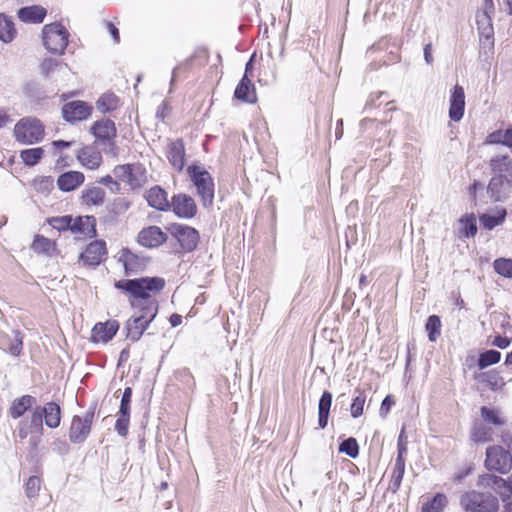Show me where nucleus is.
<instances>
[{"label": "nucleus", "mask_w": 512, "mask_h": 512, "mask_svg": "<svg viewBox=\"0 0 512 512\" xmlns=\"http://www.w3.org/2000/svg\"><path fill=\"white\" fill-rule=\"evenodd\" d=\"M115 287L129 293L135 299L151 300L153 294L159 293L165 287L161 277H143L118 281Z\"/></svg>", "instance_id": "f257e3e1"}, {"label": "nucleus", "mask_w": 512, "mask_h": 512, "mask_svg": "<svg viewBox=\"0 0 512 512\" xmlns=\"http://www.w3.org/2000/svg\"><path fill=\"white\" fill-rule=\"evenodd\" d=\"M511 162H491L492 170L498 174L492 177L488 185V193L494 201H502L512 187Z\"/></svg>", "instance_id": "f03ea898"}, {"label": "nucleus", "mask_w": 512, "mask_h": 512, "mask_svg": "<svg viewBox=\"0 0 512 512\" xmlns=\"http://www.w3.org/2000/svg\"><path fill=\"white\" fill-rule=\"evenodd\" d=\"M187 171L203 206H211L214 200V181L210 173L198 165L189 166Z\"/></svg>", "instance_id": "7ed1b4c3"}, {"label": "nucleus", "mask_w": 512, "mask_h": 512, "mask_svg": "<svg viewBox=\"0 0 512 512\" xmlns=\"http://www.w3.org/2000/svg\"><path fill=\"white\" fill-rule=\"evenodd\" d=\"M460 504L465 512H496L498 509V499L495 496L475 490L463 493Z\"/></svg>", "instance_id": "20e7f679"}, {"label": "nucleus", "mask_w": 512, "mask_h": 512, "mask_svg": "<svg viewBox=\"0 0 512 512\" xmlns=\"http://www.w3.org/2000/svg\"><path fill=\"white\" fill-rule=\"evenodd\" d=\"M14 136L23 144L37 143L44 137V126L37 118H22L14 127Z\"/></svg>", "instance_id": "39448f33"}, {"label": "nucleus", "mask_w": 512, "mask_h": 512, "mask_svg": "<svg viewBox=\"0 0 512 512\" xmlns=\"http://www.w3.org/2000/svg\"><path fill=\"white\" fill-rule=\"evenodd\" d=\"M43 44L54 54H62L68 44V32L60 23H51L43 27Z\"/></svg>", "instance_id": "423d86ee"}, {"label": "nucleus", "mask_w": 512, "mask_h": 512, "mask_svg": "<svg viewBox=\"0 0 512 512\" xmlns=\"http://www.w3.org/2000/svg\"><path fill=\"white\" fill-rule=\"evenodd\" d=\"M115 177L131 188H139L147 182V170L140 162L126 163L114 168Z\"/></svg>", "instance_id": "0eeeda50"}, {"label": "nucleus", "mask_w": 512, "mask_h": 512, "mask_svg": "<svg viewBox=\"0 0 512 512\" xmlns=\"http://www.w3.org/2000/svg\"><path fill=\"white\" fill-rule=\"evenodd\" d=\"M485 467L489 471L506 474L512 467V456L499 445L490 446L486 449Z\"/></svg>", "instance_id": "6e6552de"}, {"label": "nucleus", "mask_w": 512, "mask_h": 512, "mask_svg": "<svg viewBox=\"0 0 512 512\" xmlns=\"http://www.w3.org/2000/svg\"><path fill=\"white\" fill-rule=\"evenodd\" d=\"M94 415V408H91L84 416L75 415L72 418L68 434L72 443L81 444L87 439L91 432Z\"/></svg>", "instance_id": "1a4fd4ad"}, {"label": "nucleus", "mask_w": 512, "mask_h": 512, "mask_svg": "<svg viewBox=\"0 0 512 512\" xmlns=\"http://www.w3.org/2000/svg\"><path fill=\"white\" fill-rule=\"evenodd\" d=\"M168 231L177 239L184 252H192L197 248L199 243V232L188 225L173 223L169 226Z\"/></svg>", "instance_id": "9d476101"}, {"label": "nucleus", "mask_w": 512, "mask_h": 512, "mask_svg": "<svg viewBox=\"0 0 512 512\" xmlns=\"http://www.w3.org/2000/svg\"><path fill=\"white\" fill-rule=\"evenodd\" d=\"M73 219L71 216H60L52 217L48 219V223L56 230L62 231L71 229L72 231L80 232L81 234H88L91 230H94V218L85 217V219L79 217L72 223Z\"/></svg>", "instance_id": "9b49d317"}, {"label": "nucleus", "mask_w": 512, "mask_h": 512, "mask_svg": "<svg viewBox=\"0 0 512 512\" xmlns=\"http://www.w3.org/2000/svg\"><path fill=\"white\" fill-rule=\"evenodd\" d=\"M92 110V106L87 102L75 100L63 105L62 116L65 121L74 123L88 119L92 114Z\"/></svg>", "instance_id": "f8f14e48"}, {"label": "nucleus", "mask_w": 512, "mask_h": 512, "mask_svg": "<svg viewBox=\"0 0 512 512\" xmlns=\"http://www.w3.org/2000/svg\"><path fill=\"white\" fill-rule=\"evenodd\" d=\"M478 485L494 489L499 493L503 502L510 499V496L512 495V475L508 480H505L496 475L483 474L479 476Z\"/></svg>", "instance_id": "ddd939ff"}, {"label": "nucleus", "mask_w": 512, "mask_h": 512, "mask_svg": "<svg viewBox=\"0 0 512 512\" xmlns=\"http://www.w3.org/2000/svg\"><path fill=\"white\" fill-rule=\"evenodd\" d=\"M465 111V92L462 86L455 85L451 90L449 97V118L454 122H459Z\"/></svg>", "instance_id": "4468645a"}, {"label": "nucleus", "mask_w": 512, "mask_h": 512, "mask_svg": "<svg viewBox=\"0 0 512 512\" xmlns=\"http://www.w3.org/2000/svg\"><path fill=\"white\" fill-rule=\"evenodd\" d=\"M170 206H172L174 213L180 218H193L197 212L194 199L186 194L173 196Z\"/></svg>", "instance_id": "2eb2a0df"}, {"label": "nucleus", "mask_w": 512, "mask_h": 512, "mask_svg": "<svg viewBox=\"0 0 512 512\" xmlns=\"http://www.w3.org/2000/svg\"><path fill=\"white\" fill-rule=\"evenodd\" d=\"M167 241V235L158 226H149L138 234L140 245L148 248H156Z\"/></svg>", "instance_id": "dca6fc26"}, {"label": "nucleus", "mask_w": 512, "mask_h": 512, "mask_svg": "<svg viewBox=\"0 0 512 512\" xmlns=\"http://www.w3.org/2000/svg\"><path fill=\"white\" fill-rule=\"evenodd\" d=\"M90 130L96 137L98 144L108 142L111 145V141L116 136L115 123L110 119H101L94 122Z\"/></svg>", "instance_id": "f3484780"}, {"label": "nucleus", "mask_w": 512, "mask_h": 512, "mask_svg": "<svg viewBox=\"0 0 512 512\" xmlns=\"http://www.w3.org/2000/svg\"><path fill=\"white\" fill-rule=\"evenodd\" d=\"M106 254V244L104 241L95 240L91 242L80 255V259L85 265L97 266Z\"/></svg>", "instance_id": "a211bd4d"}, {"label": "nucleus", "mask_w": 512, "mask_h": 512, "mask_svg": "<svg viewBox=\"0 0 512 512\" xmlns=\"http://www.w3.org/2000/svg\"><path fill=\"white\" fill-rule=\"evenodd\" d=\"M119 325L116 321H107L97 323L92 329L91 339L93 342L106 343L111 340L118 331Z\"/></svg>", "instance_id": "6ab92c4d"}, {"label": "nucleus", "mask_w": 512, "mask_h": 512, "mask_svg": "<svg viewBox=\"0 0 512 512\" xmlns=\"http://www.w3.org/2000/svg\"><path fill=\"white\" fill-rule=\"evenodd\" d=\"M146 200L149 206L157 210L166 211L170 208L167 192L159 186L152 187L147 191Z\"/></svg>", "instance_id": "aec40b11"}, {"label": "nucleus", "mask_w": 512, "mask_h": 512, "mask_svg": "<svg viewBox=\"0 0 512 512\" xmlns=\"http://www.w3.org/2000/svg\"><path fill=\"white\" fill-rule=\"evenodd\" d=\"M234 97L247 103H254L257 100L256 90L251 80L244 75L234 91Z\"/></svg>", "instance_id": "412c9836"}, {"label": "nucleus", "mask_w": 512, "mask_h": 512, "mask_svg": "<svg viewBox=\"0 0 512 512\" xmlns=\"http://www.w3.org/2000/svg\"><path fill=\"white\" fill-rule=\"evenodd\" d=\"M47 11L40 5L22 7L18 10V17L25 23H42Z\"/></svg>", "instance_id": "4be33fe9"}, {"label": "nucleus", "mask_w": 512, "mask_h": 512, "mask_svg": "<svg viewBox=\"0 0 512 512\" xmlns=\"http://www.w3.org/2000/svg\"><path fill=\"white\" fill-rule=\"evenodd\" d=\"M84 182V175L78 171H69L58 177L57 185L60 190L69 192L75 190Z\"/></svg>", "instance_id": "5701e85b"}, {"label": "nucleus", "mask_w": 512, "mask_h": 512, "mask_svg": "<svg viewBox=\"0 0 512 512\" xmlns=\"http://www.w3.org/2000/svg\"><path fill=\"white\" fill-rule=\"evenodd\" d=\"M36 404V398L31 395H23L13 400L10 408L9 415L13 419H18L25 414L27 410Z\"/></svg>", "instance_id": "b1692460"}, {"label": "nucleus", "mask_w": 512, "mask_h": 512, "mask_svg": "<svg viewBox=\"0 0 512 512\" xmlns=\"http://www.w3.org/2000/svg\"><path fill=\"white\" fill-rule=\"evenodd\" d=\"M147 320L140 316H132L126 323L127 338L133 342L138 341L147 329Z\"/></svg>", "instance_id": "393cba45"}, {"label": "nucleus", "mask_w": 512, "mask_h": 512, "mask_svg": "<svg viewBox=\"0 0 512 512\" xmlns=\"http://www.w3.org/2000/svg\"><path fill=\"white\" fill-rule=\"evenodd\" d=\"M119 261L123 263L126 274L135 273L144 266L143 258L132 253L127 248L121 250Z\"/></svg>", "instance_id": "a878e982"}, {"label": "nucleus", "mask_w": 512, "mask_h": 512, "mask_svg": "<svg viewBox=\"0 0 512 512\" xmlns=\"http://www.w3.org/2000/svg\"><path fill=\"white\" fill-rule=\"evenodd\" d=\"M43 419L47 427L55 429L61 423V408L55 402H48L42 407Z\"/></svg>", "instance_id": "bb28decb"}, {"label": "nucleus", "mask_w": 512, "mask_h": 512, "mask_svg": "<svg viewBox=\"0 0 512 512\" xmlns=\"http://www.w3.org/2000/svg\"><path fill=\"white\" fill-rule=\"evenodd\" d=\"M457 225L458 235L461 238L474 237L477 233V220L473 213L462 216Z\"/></svg>", "instance_id": "cd10ccee"}, {"label": "nucleus", "mask_w": 512, "mask_h": 512, "mask_svg": "<svg viewBox=\"0 0 512 512\" xmlns=\"http://www.w3.org/2000/svg\"><path fill=\"white\" fill-rule=\"evenodd\" d=\"M331 405L332 394L329 391H324L318 403V425L321 429H324L328 424Z\"/></svg>", "instance_id": "c85d7f7f"}, {"label": "nucleus", "mask_w": 512, "mask_h": 512, "mask_svg": "<svg viewBox=\"0 0 512 512\" xmlns=\"http://www.w3.org/2000/svg\"><path fill=\"white\" fill-rule=\"evenodd\" d=\"M475 378L480 383L487 385L493 391L501 390L506 384L503 377L496 370L482 372Z\"/></svg>", "instance_id": "c756f323"}, {"label": "nucleus", "mask_w": 512, "mask_h": 512, "mask_svg": "<svg viewBox=\"0 0 512 512\" xmlns=\"http://www.w3.org/2000/svg\"><path fill=\"white\" fill-rule=\"evenodd\" d=\"M507 212L504 208L498 209L495 214L483 213L479 216L480 224L487 230H492L501 225L506 218Z\"/></svg>", "instance_id": "7c9ffc66"}, {"label": "nucleus", "mask_w": 512, "mask_h": 512, "mask_svg": "<svg viewBox=\"0 0 512 512\" xmlns=\"http://www.w3.org/2000/svg\"><path fill=\"white\" fill-rule=\"evenodd\" d=\"M105 191L101 187H90L83 191L82 199L87 205L99 206L104 202Z\"/></svg>", "instance_id": "2f4dec72"}, {"label": "nucleus", "mask_w": 512, "mask_h": 512, "mask_svg": "<svg viewBox=\"0 0 512 512\" xmlns=\"http://www.w3.org/2000/svg\"><path fill=\"white\" fill-rule=\"evenodd\" d=\"M16 34L14 23L5 14L0 13V40L11 42Z\"/></svg>", "instance_id": "473e14b6"}, {"label": "nucleus", "mask_w": 512, "mask_h": 512, "mask_svg": "<svg viewBox=\"0 0 512 512\" xmlns=\"http://www.w3.org/2000/svg\"><path fill=\"white\" fill-rule=\"evenodd\" d=\"M96 106L101 113L114 111L119 106V98L114 93H105L98 99Z\"/></svg>", "instance_id": "72a5a7b5"}, {"label": "nucleus", "mask_w": 512, "mask_h": 512, "mask_svg": "<svg viewBox=\"0 0 512 512\" xmlns=\"http://www.w3.org/2000/svg\"><path fill=\"white\" fill-rule=\"evenodd\" d=\"M471 439L478 443L492 441V429L481 422H475L471 430Z\"/></svg>", "instance_id": "f704fd0d"}, {"label": "nucleus", "mask_w": 512, "mask_h": 512, "mask_svg": "<svg viewBox=\"0 0 512 512\" xmlns=\"http://www.w3.org/2000/svg\"><path fill=\"white\" fill-rule=\"evenodd\" d=\"M447 505V497L442 493H437L430 501L422 506V512H442Z\"/></svg>", "instance_id": "c9c22d12"}, {"label": "nucleus", "mask_w": 512, "mask_h": 512, "mask_svg": "<svg viewBox=\"0 0 512 512\" xmlns=\"http://www.w3.org/2000/svg\"><path fill=\"white\" fill-rule=\"evenodd\" d=\"M501 359V353L497 350H487L479 355L477 366L480 370L496 364Z\"/></svg>", "instance_id": "e433bc0d"}, {"label": "nucleus", "mask_w": 512, "mask_h": 512, "mask_svg": "<svg viewBox=\"0 0 512 512\" xmlns=\"http://www.w3.org/2000/svg\"><path fill=\"white\" fill-rule=\"evenodd\" d=\"M480 413L481 417L488 423L495 426H503L505 424V420L498 409L483 406L481 407Z\"/></svg>", "instance_id": "4c0bfd02"}, {"label": "nucleus", "mask_w": 512, "mask_h": 512, "mask_svg": "<svg viewBox=\"0 0 512 512\" xmlns=\"http://www.w3.org/2000/svg\"><path fill=\"white\" fill-rule=\"evenodd\" d=\"M185 151L182 140L171 141L167 146L166 157L168 160H184Z\"/></svg>", "instance_id": "58836bf2"}, {"label": "nucleus", "mask_w": 512, "mask_h": 512, "mask_svg": "<svg viewBox=\"0 0 512 512\" xmlns=\"http://www.w3.org/2000/svg\"><path fill=\"white\" fill-rule=\"evenodd\" d=\"M426 331L428 333V338L431 342H435L440 335L441 332V321L437 315H431L428 317L426 325Z\"/></svg>", "instance_id": "ea45409f"}, {"label": "nucleus", "mask_w": 512, "mask_h": 512, "mask_svg": "<svg viewBox=\"0 0 512 512\" xmlns=\"http://www.w3.org/2000/svg\"><path fill=\"white\" fill-rule=\"evenodd\" d=\"M28 426L36 433L42 435L43 433V412L41 406H36L31 411L30 420L27 421Z\"/></svg>", "instance_id": "a19ab883"}, {"label": "nucleus", "mask_w": 512, "mask_h": 512, "mask_svg": "<svg viewBox=\"0 0 512 512\" xmlns=\"http://www.w3.org/2000/svg\"><path fill=\"white\" fill-rule=\"evenodd\" d=\"M32 249L36 253L50 254L54 250V243L42 235H37L32 243Z\"/></svg>", "instance_id": "79ce46f5"}, {"label": "nucleus", "mask_w": 512, "mask_h": 512, "mask_svg": "<svg viewBox=\"0 0 512 512\" xmlns=\"http://www.w3.org/2000/svg\"><path fill=\"white\" fill-rule=\"evenodd\" d=\"M494 270L501 276L512 278V259L499 258L493 263Z\"/></svg>", "instance_id": "37998d69"}, {"label": "nucleus", "mask_w": 512, "mask_h": 512, "mask_svg": "<svg viewBox=\"0 0 512 512\" xmlns=\"http://www.w3.org/2000/svg\"><path fill=\"white\" fill-rule=\"evenodd\" d=\"M158 312V303L155 299H151L147 301V304L140 309V314L138 316L143 317L147 320V323L150 324L154 318L156 317Z\"/></svg>", "instance_id": "c03bdc74"}, {"label": "nucleus", "mask_w": 512, "mask_h": 512, "mask_svg": "<svg viewBox=\"0 0 512 512\" xmlns=\"http://www.w3.org/2000/svg\"><path fill=\"white\" fill-rule=\"evenodd\" d=\"M339 451L345 453L351 458H356L359 454V446L355 438H348L341 442Z\"/></svg>", "instance_id": "a18cd8bd"}, {"label": "nucleus", "mask_w": 512, "mask_h": 512, "mask_svg": "<svg viewBox=\"0 0 512 512\" xmlns=\"http://www.w3.org/2000/svg\"><path fill=\"white\" fill-rule=\"evenodd\" d=\"M365 401L366 395L364 392H359L358 395L353 399L350 406V412L353 418H358L363 414Z\"/></svg>", "instance_id": "49530a36"}, {"label": "nucleus", "mask_w": 512, "mask_h": 512, "mask_svg": "<svg viewBox=\"0 0 512 512\" xmlns=\"http://www.w3.org/2000/svg\"><path fill=\"white\" fill-rule=\"evenodd\" d=\"M12 334L13 338L10 340L8 344V350L12 355L18 356L22 351L23 337L18 330L12 331Z\"/></svg>", "instance_id": "de8ad7c7"}, {"label": "nucleus", "mask_w": 512, "mask_h": 512, "mask_svg": "<svg viewBox=\"0 0 512 512\" xmlns=\"http://www.w3.org/2000/svg\"><path fill=\"white\" fill-rule=\"evenodd\" d=\"M41 480L37 476H30L25 484V493L29 498L38 496Z\"/></svg>", "instance_id": "09e8293b"}, {"label": "nucleus", "mask_w": 512, "mask_h": 512, "mask_svg": "<svg viewBox=\"0 0 512 512\" xmlns=\"http://www.w3.org/2000/svg\"><path fill=\"white\" fill-rule=\"evenodd\" d=\"M130 422V414L118 412V418L115 423V430L120 435L125 437L128 434V427Z\"/></svg>", "instance_id": "8fccbe9b"}, {"label": "nucleus", "mask_w": 512, "mask_h": 512, "mask_svg": "<svg viewBox=\"0 0 512 512\" xmlns=\"http://www.w3.org/2000/svg\"><path fill=\"white\" fill-rule=\"evenodd\" d=\"M479 37L480 42L484 46H493L494 45V38H493V26H487L483 28H479Z\"/></svg>", "instance_id": "3c124183"}, {"label": "nucleus", "mask_w": 512, "mask_h": 512, "mask_svg": "<svg viewBox=\"0 0 512 512\" xmlns=\"http://www.w3.org/2000/svg\"><path fill=\"white\" fill-rule=\"evenodd\" d=\"M130 205L127 199L123 197L116 198L112 203L111 212L115 215L124 214L130 208Z\"/></svg>", "instance_id": "603ef678"}, {"label": "nucleus", "mask_w": 512, "mask_h": 512, "mask_svg": "<svg viewBox=\"0 0 512 512\" xmlns=\"http://www.w3.org/2000/svg\"><path fill=\"white\" fill-rule=\"evenodd\" d=\"M44 149L41 147L25 149L20 152L21 160H41Z\"/></svg>", "instance_id": "864d4df0"}, {"label": "nucleus", "mask_w": 512, "mask_h": 512, "mask_svg": "<svg viewBox=\"0 0 512 512\" xmlns=\"http://www.w3.org/2000/svg\"><path fill=\"white\" fill-rule=\"evenodd\" d=\"M57 68H63L62 64L52 58L45 59L41 64V72L45 76H49L53 73Z\"/></svg>", "instance_id": "5fc2aeb1"}, {"label": "nucleus", "mask_w": 512, "mask_h": 512, "mask_svg": "<svg viewBox=\"0 0 512 512\" xmlns=\"http://www.w3.org/2000/svg\"><path fill=\"white\" fill-rule=\"evenodd\" d=\"M132 398V389L130 387H126L121 397L119 411L120 413H128L130 414V405Z\"/></svg>", "instance_id": "6e6d98bb"}, {"label": "nucleus", "mask_w": 512, "mask_h": 512, "mask_svg": "<svg viewBox=\"0 0 512 512\" xmlns=\"http://www.w3.org/2000/svg\"><path fill=\"white\" fill-rule=\"evenodd\" d=\"M485 143L487 144H502L506 146L505 130H496L488 134Z\"/></svg>", "instance_id": "4d7b16f0"}, {"label": "nucleus", "mask_w": 512, "mask_h": 512, "mask_svg": "<svg viewBox=\"0 0 512 512\" xmlns=\"http://www.w3.org/2000/svg\"><path fill=\"white\" fill-rule=\"evenodd\" d=\"M394 403L393 397L391 395H387L381 403L379 415L383 418L386 417Z\"/></svg>", "instance_id": "13d9d810"}, {"label": "nucleus", "mask_w": 512, "mask_h": 512, "mask_svg": "<svg viewBox=\"0 0 512 512\" xmlns=\"http://www.w3.org/2000/svg\"><path fill=\"white\" fill-rule=\"evenodd\" d=\"M407 453V437L404 435V431H402L398 437L397 441V457H404Z\"/></svg>", "instance_id": "bf43d9fd"}, {"label": "nucleus", "mask_w": 512, "mask_h": 512, "mask_svg": "<svg viewBox=\"0 0 512 512\" xmlns=\"http://www.w3.org/2000/svg\"><path fill=\"white\" fill-rule=\"evenodd\" d=\"M99 183L107 186L110 189V191L113 193L120 190V185H119L118 181L113 180V178L110 175H106V176L102 177L99 180Z\"/></svg>", "instance_id": "052dcab7"}, {"label": "nucleus", "mask_w": 512, "mask_h": 512, "mask_svg": "<svg viewBox=\"0 0 512 512\" xmlns=\"http://www.w3.org/2000/svg\"><path fill=\"white\" fill-rule=\"evenodd\" d=\"M472 472L471 466H464L458 469V471L453 475V481L456 483L462 482L468 475Z\"/></svg>", "instance_id": "680f3d73"}, {"label": "nucleus", "mask_w": 512, "mask_h": 512, "mask_svg": "<svg viewBox=\"0 0 512 512\" xmlns=\"http://www.w3.org/2000/svg\"><path fill=\"white\" fill-rule=\"evenodd\" d=\"M491 16L492 15H490V14H486V13H482V12L477 13L476 22H477L478 29L486 27V25L493 26Z\"/></svg>", "instance_id": "e2e57ef3"}, {"label": "nucleus", "mask_w": 512, "mask_h": 512, "mask_svg": "<svg viewBox=\"0 0 512 512\" xmlns=\"http://www.w3.org/2000/svg\"><path fill=\"white\" fill-rule=\"evenodd\" d=\"M383 95H385V92L371 93L365 103L364 111H367L373 107H376V101L379 100Z\"/></svg>", "instance_id": "0e129e2a"}, {"label": "nucleus", "mask_w": 512, "mask_h": 512, "mask_svg": "<svg viewBox=\"0 0 512 512\" xmlns=\"http://www.w3.org/2000/svg\"><path fill=\"white\" fill-rule=\"evenodd\" d=\"M34 433V431L28 426L27 420H22L19 422L18 426V435L21 439H25L29 434Z\"/></svg>", "instance_id": "69168bd1"}, {"label": "nucleus", "mask_w": 512, "mask_h": 512, "mask_svg": "<svg viewBox=\"0 0 512 512\" xmlns=\"http://www.w3.org/2000/svg\"><path fill=\"white\" fill-rule=\"evenodd\" d=\"M405 472V458L404 457H397L395 460V465L393 469V474L404 476Z\"/></svg>", "instance_id": "338daca9"}, {"label": "nucleus", "mask_w": 512, "mask_h": 512, "mask_svg": "<svg viewBox=\"0 0 512 512\" xmlns=\"http://www.w3.org/2000/svg\"><path fill=\"white\" fill-rule=\"evenodd\" d=\"M405 472V458L404 457H397L395 460V465L393 469V474L404 476Z\"/></svg>", "instance_id": "774afa93"}]
</instances>
